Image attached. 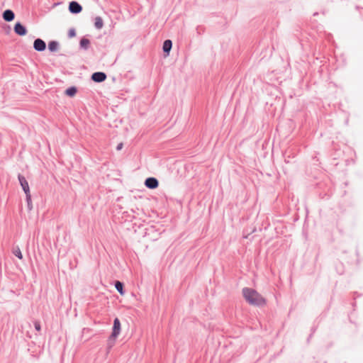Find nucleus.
<instances>
[{
    "label": "nucleus",
    "instance_id": "f257e3e1",
    "mask_svg": "<svg viewBox=\"0 0 363 363\" xmlns=\"http://www.w3.org/2000/svg\"><path fill=\"white\" fill-rule=\"evenodd\" d=\"M242 295L246 301L252 306H263L266 304V299L256 290L245 287L242 289Z\"/></svg>",
    "mask_w": 363,
    "mask_h": 363
},
{
    "label": "nucleus",
    "instance_id": "f03ea898",
    "mask_svg": "<svg viewBox=\"0 0 363 363\" xmlns=\"http://www.w3.org/2000/svg\"><path fill=\"white\" fill-rule=\"evenodd\" d=\"M121 324L118 318H115L113 322L112 331L111 335L113 337H118L121 333Z\"/></svg>",
    "mask_w": 363,
    "mask_h": 363
},
{
    "label": "nucleus",
    "instance_id": "7ed1b4c3",
    "mask_svg": "<svg viewBox=\"0 0 363 363\" xmlns=\"http://www.w3.org/2000/svg\"><path fill=\"white\" fill-rule=\"evenodd\" d=\"M82 5L77 1H72L69 3V11L72 14H78L82 11Z\"/></svg>",
    "mask_w": 363,
    "mask_h": 363
},
{
    "label": "nucleus",
    "instance_id": "20e7f679",
    "mask_svg": "<svg viewBox=\"0 0 363 363\" xmlns=\"http://www.w3.org/2000/svg\"><path fill=\"white\" fill-rule=\"evenodd\" d=\"M13 30L14 33L19 36H24L28 33L26 27L19 21L15 23Z\"/></svg>",
    "mask_w": 363,
    "mask_h": 363
},
{
    "label": "nucleus",
    "instance_id": "39448f33",
    "mask_svg": "<svg viewBox=\"0 0 363 363\" xmlns=\"http://www.w3.org/2000/svg\"><path fill=\"white\" fill-rule=\"evenodd\" d=\"M107 78V75L104 72H95L91 76V79L96 83L104 82Z\"/></svg>",
    "mask_w": 363,
    "mask_h": 363
},
{
    "label": "nucleus",
    "instance_id": "423d86ee",
    "mask_svg": "<svg viewBox=\"0 0 363 363\" xmlns=\"http://www.w3.org/2000/svg\"><path fill=\"white\" fill-rule=\"evenodd\" d=\"M144 184L147 189H155L158 187L159 181L155 177H150L145 179Z\"/></svg>",
    "mask_w": 363,
    "mask_h": 363
},
{
    "label": "nucleus",
    "instance_id": "0eeeda50",
    "mask_svg": "<svg viewBox=\"0 0 363 363\" xmlns=\"http://www.w3.org/2000/svg\"><path fill=\"white\" fill-rule=\"evenodd\" d=\"M33 49L38 52H43L46 49V43L41 38H36L33 42Z\"/></svg>",
    "mask_w": 363,
    "mask_h": 363
},
{
    "label": "nucleus",
    "instance_id": "6e6552de",
    "mask_svg": "<svg viewBox=\"0 0 363 363\" xmlns=\"http://www.w3.org/2000/svg\"><path fill=\"white\" fill-rule=\"evenodd\" d=\"M18 180L25 194L30 193L29 184L26 177L23 175L18 174Z\"/></svg>",
    "mask_w": 363,
    "mask_h": 363
},
{
    "label": "nucleus",
    "instance_id": "1a4fd4ad",
    "mask_svg": "<svg viewBox=\"0 0 363 363\" xmlns=\"http://www.w3.org/2000/svg\"><path fill=\"white\" fill-rule=\"evenodd\" d=\"M172 48V41L169 39L165 40L162 44V51L164 57H167L169 55Z\"/></svg>",
    "mask_w": 363,
    "mask_h": 363
},
{
    "label": "nucleus",
    "instance_id": "9d476101",
    "mask_svg": "<svg viewBox=\"0 0 363 363\" xmlns=\"http://www.w3.org/2000/svg\"><path fill=\"white\" fill-rule=\"evenodd\" d=\"M3 19L6 22H11L15 18V13L11 9H6L2 13Z\"/></svg>",
    "mask_w": 363,
    "mask_h": 363
},
{
    "label": "nucleus",
    "instance_id": "9b49d317",
    "mask_svg": "<svg viewBox=\"0 0 363 363\" xmlns=\"http://www.w3.org/2000/svg\"><path fill=\"white\" fill-rule=\"evenodd\" d=\"M91 45V41L86 36L81 38L79 40V49L83 50H87Z\"/></svg>",
    "mask_w": 363,
    "mask_h": 363
},
{
    "label": "nucleus",
    "instance_id": "f8f14e48",
    "mask_svg": "<svg viewBox=\"0 0 363 363\" xmlns=\"http://www.w3.org/2000/svg\"><path fill=\"white\" fill-rule=\"evenodd\" d=\"M113 285L115 286V289L121 296H123L125 294V285L123 282L116 280L114 281Z\"/></svg>",
    "mask_w": 363,
    "mask_h": 363
},
{
    "label": "nucleus",
    "instance_id": "ddd939ff",
    "mask_svg": "<svg viewBox=\"0 0 363 363\" xmlns=\"http://www.w3.org/2000/svg\"><path fill=\"white\" fill-rule=\"evenodd\" d=\"M48 48L50 52H55L60 49V43L57 40H50L48 43Z\"/></svg>",
    "mask_w": 363,
    "mask_h": 363
},
{
    "label": "nucleus",
    "instance_id": "4468645a",
    "mask_svg": "<svg viewBox=\"0 0 363 363\" xmlns=\"http://www.w3.org/2000/svg\"><path fill=\"white\" fill-rule=\"evenodd\" d=\"M78 91V89L75 86H71L65 91V94L69 97H74Z\"/></svg>",
    "mask_w": 363,
    "mask_h": 363
},
{
    "label": "nucleus",
    "instance_id": "2eb2a0df",
    "mask_svg": "<svg viewBox=\"0 0 363 363\" xmlns=\"http://www.w3.org/2000/svg\"><path fill=\"white\" fill-rule=\"evenodd\" d=\"M117 337H113L112 335H110L108 337L106 342V350L109 352L113 347L115 345Z\"/></svg>",
    "mask_w": 363,
    "mask_h": 363
},
{
    "label": "nucleus",
    "instance_id": "dca6fc26",
    "mask_svg": "<svg viewBox=\"0 0 363 363\" xmlns=\"http://www.w3.org/2000/svg\"><path fill=\"white\" fill-rule=\"evenodd\" d=\"M103 26H104V21H103L102 18L100 16H96L94 18V27L96 29L100 30L103 28Z\"/></svg>",
    "mask_w": 363,
    "mask_h": 363
},
{
    "label": "nucleus",
    "instance_id": "f3484780",
    "mask_svg": "<svg viewBox=\"0 0 363 363\" xmlns=\"http://www.w3.org/2000/svg\"><path fill=\"white\" fill-rule=\"evenodd\" d=\"M26 201L27 203V208L28 211H32L33 204H32V198L30 193L26 194Z\"/></svg>",
    "mask_w": 363,
    "mask_h": 363
},
{
    "label": "nucleus",
    "instance_id": "a211bd4d",
    "mask_svg": "<svg viewBox=\"0 0 363 363\" xmlns=\"http://www.w3.org/2000/svg\"><path fill=\"white\" fill-rule=\"evenodd\" d=\"M13 253L19 259H23L22 252H21V250H20V248L18 247H17L16 248L13 249Z\"/></svg>",
    "mask_w": 363,
    "mask_h": 363
},
{
    "label": "nucleus",
    "instance_id": "6ab92c4d",
    "mask_svg": "<svg viewBox=\"0 0 363 363\" xmlns=\"http://www.w3.org/2000/svg\"><path fill=\"white\" fill-rule=\"evenodd\" d=\"M76 35H77L76 30L74 28H72L68 30V33H67L68 38H72L75 37Z\"/></svg>",
    "mask_w": 363,
    "mask_h": 363
},
{
    "label": "nucleus",
    "instance_id": "aec40b11",
    "mask_svg": "<svg viewBox=\"0 0 363 363\" xmlns=\"http://www.w3.org/2000/svg\"><path fill=\"white\" fill-rule=\"evenodd\" d=\"M34 328H35V330L40 331V330H41L40 323L39 321H35L34 322Z\"/></svg>",
    "mask_w": 363,
    "mask_h": 363
},
{
    "label": "nucleus",
    "instance_id": "412c9836",
    "mask_svg": "<svg viewBox=\"0 0 363 363\" xmlns=\"http://www.w3.org/2000/svg\"><path fill=\"white\" fill-rule=\"evenodd\" d=\"M123 147V143H120L117 145L116 149V150L119 151V150H121Z\"/></svg>",
    "mask_w": 363,
    "mask_h": 363
},
{
    "label": "nucleus",
    "instance_id": "4be33fe9",
    "mask_svg": "<svg viewBox=\"0 0 363 363\" xmlns=\"http://www.w3.org/2000/svg\"><path fill=\"white\" fill-rule=\"evenodd\" d=\"M317 325H313L311 329V333L314 334L317 330Z\"/></svg>",
    "mask_w": 363,
    "mask_h": 363
},
{
    "label": "nucleus",
    "instance_id": "5701e85b",
    "mask_svg": "<svg viewBox=\"0 0 363 363\" xmlns=\"http://www.w3.org/2000/svg\"><path fill=\"white\" fill-rule=\"evenodd\" d=\"M201 29H202V27H201V26H197V28H196V30H197V33H198L199 34H201Z\"/></svg>",
    "mask_w": 363,
    "mask_h": 363
},
{
    "label": "nucleus",
    "instance_id": "b1692460",
    "mask_svg": "<svg viewBox=\"0 0 363 363\" xmlns=\"http://www.w3.org/2000/svg\"><path fill=\"white\" fill-rule=\"evenodd\" d=\"M313 160H314V161H315L314 164H316V162H318V159L317 158V157H316V156H314V157H313Z\"/></svg>",
    "mask_w": 363,
    "mask_h": 363
},
{
    "label": "nucleus",
    "instance_id": "393cba45",
    "mask_svg": "<svg viewBox=\"0 0 363 363\" xmlns=\"http://www.w3.org/2000/svg\"><path fill=\"white\" fill-rule=\"evenodd\" d=\"M313 335V334H312V333H311V334L309 335V336H308V339H307V342H308L310 341V340H311V338L312 337Z\"/></svg>",
    "mask_w": 363,
    "mask_h": 363
},
{
    "label": "nucleus",
    "instance_id": "a878e982",
    "mask_svg": "<svg viewBox=\"0 0 363 363\" xmlns=\"http://www.w3.org/2000/svg\"><path fill=\"white\" fill-rule=\"evenodd\" d=\"M313 335V334H312V333H311V334L309 335V336H308V339H307V342H308L310 341V340H311V338L312 337Z\"/></svg>",
    "mask_w": 363,
    "mask_h": 363
},
{
    "label": "nucleus",
    "instance_id": "bb28decb",
    "mask_svg": "<svg viewBox=\"0 0 363 363\" xmlns=\"http://www.w3.org/2000/svg\"><path fill=\"white\" fill-rule=\"evenodd\" d=\"M354 295L357 296H360L361 294H358L357 292H354Z\"/></svg>",
    "mask_w": 363,
    "mask_h": 363
},
{
    "label": "nucleus",
    "instance_id": "cd10ccee",
    "mask_svg": "<svg viewBox=\"0 0 363 363\" xmlns=\"http://www.w3.org/2000/svg\"><path fill=\"white\" fill-rule=\"evenodd\" d=\"M26 336H27L28 338H31V335H30V333H29L28 332L27 333Z\"/></svg>",
    "mask_w": 363,
    "mask_h": 363
},
{
    "label": "nucleus",
    "instance_id": "c85d7f7f",
    "mask_svg": "<svg viewBox=\"0 0 363 363\" xmlns=\"http://www.w3.org/2000/svg\"><path fill=\"white\" fill-rule=\"evenodd\" d=\"M355 306H356V302H353L352 303V307L354 308Z\"/></svg>",
    "mask_w": 363,
    "mask_h": 363
},
{
    "label": "nucleus",
    "instance_id": "c756f323",
    "mask_svg": "<svg viewBox=\"0 0 363 363\" xmlns=\"http://www.w3.org/2000/svg\"><path fill=\"white\" fill-rule=\"evenodd\" d=\"M317 15H318V12H315V13H313V16H317Z\"/></svg>",
    "mask_w": 363,
    "mask_h": 363
}]
</instances>
